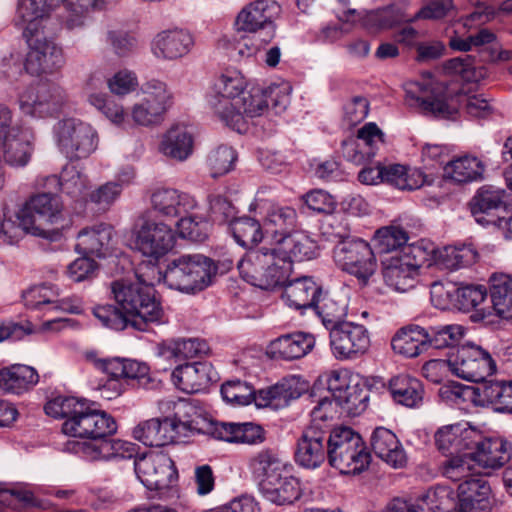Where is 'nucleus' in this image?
Segmentation results:
<instances>
[{"instance_id": "nucleus-1", "label": "nucleus", "mask_w": 512, "mask_h": 512, "mask_svg": "<svg viewBox=\"0 0 512 512\" xmlns=\"http://www.w3.org/2000/svg\"><path fill=\"white\" fill-rule=\"evenodd\" d=\"M246 80L237 70H228L214 84L209 106L226 126L242 133L246 118L261 116L268 108L265 94L259 88L246 91Z\"/></svg>"}, {"instance_id": "nucleus-2", "label": "nucleus", "mask_w": 512, "mask_h": 512, "mask_svg": "<svg viewBox=\"0 0 512 512\" xmlns=\"http://www.w3.org/2000/svg\"><path fill=\"white\" fill-rule=\"evenodd\" d=\"M44 410L48 416L64 419V434L86 439L73 443V446L100 442L103 437H110L117 431L115 419L86 399L59 396L48 401ZM72 450L74 451V447Z\"/></svg>"}, {"instance_id": "nucleus-3", "label": "nucleus", "mask_w": 512, "mask_h": 512, "mask_svg": "<svg viewBox=\"0 0 512 512\" xmlns=\"http://www.w3.org/2000/svg\"><path fill=\"white\" fill-rule=\"evenodd\" d=\"M111 292L117 305L131 320V328L146 331L151 323L161 321L163 310L152 285L115 281L111 284Z\"/></svg>"}, {"instance_id": "nucleus-4", "label": "nucleus", "mask_w": 512, "mask_h": 512, "mask_svg": "<svg viewBox=\"0 0 512 512\" xmlns=\"http://www.w3.org/2000/svg\"><path fill=\"white\" fill-rule=\"evenodd\" d=\"M217 270L214 261L203 254H184L168 262L162 279L170 289L196 294L212 284Z\"/></svg>"}, {"instance_id": "nucleus-5", "label": "nucleus", "mask_w": 512, "mask_h": 512, "mask_svg": "<svg viewBox=\"0 0 512 512\" xmlns=\"http://www.w3.org/2000/svg\"><path fill=\"white\" fill-rule=\"evenodd\" d=\"M238 270L251 285L272 290L288 280L292 266L281 258L275 247H262L249 250L238 263Z\"/></svg>"}, {"instance_id": "nucleus-6", "label": "nucleus", "mask_w": 512, "mask_h": 512, "mask_svg": "<svg viewBox=\"0 0 512 512\" xmlns=\"http://www.w3.org/2000/svg\"><path fill=\"white\" fill-rule=\"evenodd\" d=\"M64 206L59 196L51 192H39L31 195L20 208V217L31 235L55 239L57 226L64 221Z\"/></svg>"}, {"instance_id": "nucleus-7", "label": "nucleus", "mask_w": 512, "mask_h": 512, "mask_svg": "<svg viewBox=\"0 0 512 512\" xmlns=\"http://www.w3.org/2000/svg\"><path fill=\"white\" fill-rule=\"evenodd\" d=\"M327 459L342 474H356L366 469L371 456L362 437L349 427H336L327 436Z\"/></svg>"}, {"instance_id": "nucleus-8", "label": "nucleus", "mask_w": 512, "mask_h": 512, "mask_svg": "<svg viewBox=\"0 0 512 512\" xmlns=\"http://www.w3.org/2000/svg\"><path fill=\"white\" fill-rule=\"evenodd\" d=\"M34 141L32 130L14 123L13 110L0 103V164L16 169L26 167L34 153Z\"/></svg>"}, {"instance_id": "nucleus-9", "label": "nucleus", "mask_w": 512, "mask_h": 512, "mask_svg": "<svg viewBox=\"0 0 512 512\" xmlns=\"http://www.w3.org/2000/svg\"><path fill=\"white\" fill-rule=\"evenodd\" d=\"M334 238L336 241L333 248L335 264L366 284L377 268L375 255L368 242L351 237L345 229L335 233Z\"/></svg>"}, {"instance_id": "nucleus-10", "label": "nucleus", "mask_w": 512, "mask_h": 512, "mask_svg": "<svg viewBox=\"0 0 512 512\" xmlns=\"http://www.w3.org/2000/svg\"><path fill=\"white\" fill-rule=\"evenodd\" d=\"M174 95L164 81L151 79L141 88V97L131 108L135 124L144 127L159 125L172 107Z\"/></svg>"}, {"instance_id": "nucleus-11", "label": "nucleus", "mask_w": 512, "mask_h": 512, "mask_svg": "<svg viewBox=\"0 0 512 512\" xmlns=\"http://www.w3.org/2000/svg\"><path fill=\"white\" fill-rule=\"evenodd\" d=\"M175 243V231L163 222L141 217L131 230L130 247L155 261L169 253Z\"/></svg>"}, {"instance_id": "nucleus-12", "label": "nucleus", "mask_w": 512, "mask_h": 512, "mask_svg": "<svg viewBox=\"0 0 512 512\" xmlns=\"http://www.w3.org/2000/svg\"><path fill=\"white\" fill-rule=\"evenodd\" d=\"M59 149L71 160L89 157L98 145L96 130L88 123L77 119H64L55 128Z\"/></svg>"}, {"instance_id": "nucleus-13", "label": "nucleus", "mask_w": 512, "mask_h": 512, "mask_svg": "<svg viewBox=\"0 0 512 512\" xmlns=\"http://www.w3.org/2000/svg\"><path fill=\"white\" fill-rule=\"evenodd\" d=\"M450 370L457 377L479 382L496 372V362L481 346L467 343L457 347L448 357Z\"/></svg>"}, {"instance_id": "nucleus-14", "label": "nucleus", "mask_w": 512, "mask_h": 512, "mask_svg": "<svg viewBox=\"0 0 512 512\" xmlns=\"http://www.w3.org/2000/svg\"><path fill=\"white\" fill-rule=\"evenodd\" d=\"M65 101V92L59 85L40 82L19 96V108L33 118H48L58 115Z\"/></svg>"}, {"instance_id": "nucleus-15", "label": "nucleus", "mask_w": 512, "mask_h": 512, "mask_svg": "<svg viewBox=\"0 0 512 512\" xmlns=\"http://www.w3.org/2000/svg\"><path fill=\"white\" fill-rule=\"evenodd\" d=\"M280 11L279 5L274 1L257 0L246 5L236 18L238 31L261 36L263 44H268L275 37L276 25L274 18Z\"/></svg>"}, {"instance_id": "nucleus-16", "label": "nucleus", "mask_w": 512, "mask_h": 512, "mask_svg": "<svg viewBox=\"0 0 512 512\" xmlns=\"http://www.w3.org/2000/svg\"><path fill=\"white\" fill-rule=\"evenodd\" d=\"M134 470L137 478L149 490L169 488L178 478L174 462L163 452H150L137 457Z\"/></svg>"}, {"instance_id": "nucleus-17", "label": "nucleus", "mask_w": 512, "mask_h": 512, "mask_svg": "<svg viewBox=\"0 0 512 512\" xmlns=\"http://www.w3.org/2000/svg\"><path fill=\"white\" fill-rule=\"evenodd\" d=\"M329 344L337 360H353L370 347V335L364 325L347 321L329 332Z\"/></svg>"}, {"instance_id": "nucleus-18", "label": "nucleus", "mask_w": 512, "mask_h": 512, "mask_svg": "<svg viewBox=\"0 0 512 512\" xmlns=\"http://www.w3.org/2000/svg\"><path fill=\"white\" fill-rule=\"evenodd\" d=\"M29 47L24 68L31 75L51 73L64 64L62 49L42 32L23 36Z\"/></svg>"}, {"instance_id": "nucleus-19", "label": "nucleus", "mask_w": 512, "mask_h": 512, "mask_svg": "<svg viewBox=\"0 0 512 512\" xmlns=\"http://www.w3.org/2000/svg\"><path fill=\"white\" fill-rule=\"evenodd\" d=\"M417 252H420L418 247H406L402 255L392 256L383 262V278L388 286L399 292L415 286L421 265L416 260Z\"/></svg>"}, {"instance_id": "nucleus-20", "label": "nucleus", "mask_w": 512, "mask_h": 512, "mask_svg": "<svg viewBox=\"0 0 512 512\" xmlns=\"http://www.w3.org/2000/svg\"><path fill=\"white\" fill-rule=\"evenodd\" d=\"M327 385L336 404L344 413L356 415L366 408V390L358 382L352 383L347 371H333Z\"/></svg>"}, {"instance_id": "nucleus-21", "label": "nucleus", "mask_w": 512, "mask_h": 512, "mask_svg": "<svg viewBox=\"0 0 512 512\" xmlns=\"http://www.w3.org/2000/svg\"><path fill=\"white\" fill-rule=\"evenodd\" d=\"M176 435L187 437L193 434H205L214 438L219 422L203 415L194 403L179 399L174 404V413L170 417Z\"/></svg>"}, {"instance_id": "nucleus-22", "label": "nucleus", "mask_w": 512, "mask_h": 512, "mask_svg": "<svg viewBox=\"0 0 512 512\" xmlns=\"http://www.w3.org/2000/svg\"><path fill=\"white\" fill-rule=\"evenodd\" d=\"M471 213L483 225H498L501 216L509 214V196L504 190L482 187L471 201Z\"/></svg>"}, {"instance_id": "nucleus-23", "label": "nucleus", "mask_w": 512, "mask_h": 512, "mask_svg": "<svg viewBox=\"0 0 512 512\" xmlns=\"http://www.w3.org/2000/svg\"><path fill=\"white\" fill-rule=\"evenodd\" d=\"M406 95L407 98L415 100L426 114L436 118L449 119L457 114V109L446 102L430 78L424 82L410 83Z\"/></svg>"}, {"instance_id": "nucleus-24", "label": "nucleus", "mask_w": 512, "mask_h": 512, "mask_svg": "<svg viewBox=\"0 0 512 512\" xmlns=\"http://www.w3.org/2000/svg\"><path fill=\"white\" fill-rule=\"evenodd\" d=\"M327 458L326 432L316 425L305 429L297 441L295 461L306 469H316Z\"/></svg>"}, {"instance_id": "nucleus-25", "label": "nucleus", "mask_w": 512, "mask_h": 512, "mask_svg": "<svg viewBox=\"0 0 512 512\" xmlns=\"http://www.w3.org/2000/svg\"><path fill=\"white\" fill-rule=\"evenodd\" d=\"M194 44V36L189 30L166 29L154 37L152 52L159 59L176 60L189 54Z\"/></svg>"}, {"instance_id": "nucleus-26", "label": "nucleus", "mask_w": 512, "mask_h": 512, "mask_svg": "<svg viewBox=\"0 0 512 512\" xmlns=\"http://www.w3.org/2000/svg\"><path fill=\"white\" fill-rule=\"evenodd\" d=\"M171 378L179 390L185 393H196L216 381L217 373L209 362H194L177 366Z\"/></svg>"}, {"instance_id": "nucleus-27", "label": "nucleus", "mask_w": 512, "mask_h": 512, "mask_svg": "<svg viewBox=\"0 0 512 512\" xmlns=\"http://www.w3.org/2000/svg\"><path fill=\"white\" fill-rule=\"evenodd\" d=\"M471 455L473 461L484 469H499L512 457V444L502 438H475Z\"/></svg>"}, {"instance_id": "nucleus-28", "label": "nucleus", "mask_w": 512, "mask_h": 512, "mask_svg": "<svg viewBox=\"0 0 512 512\" xmlns=\"http://www.w3.org/2000/svg\"><path fill=\"white\" fill-rule=\"evenodd\" d=\"M382 143V131L375 123H367L359 129L356 140L343 142V155L348 161L360 165L372 158Z\"/></svg>"}, {"instance_id": "nucleus-29", "label": "nucleus", "mask_w": 512, "mask_h": 512, "mask_svg": "<svg viewBox=\"0 0 512 512\" xmlns=\"http://www.w3.org/2000/svg\"><path fill=\"white\" fill-rule=\"evenodd\" d=\"M74 452L88 461L109 460L112 458L129 459L136 453V445L121 439L103 437L100 442L76 444Z\"/></svg>"}, {"instance_id": "nucleus-30", "label": "nucleus", "mask_w": 512, "mask_h": 512, "mask_svg": "<svg viewBox=\"0 0 512 512\" xmlns=\"http://www.w3.org/2000/svg\"><path fill=\"white\" fill-rule=\"evenodd\" d=\"M150 202L152 209L166 218L181 217L196 207V201L192 196L171 188L153 191Z\"/></svg>"}, {"instance_id": "nucleus-31", "label": "nucleus", "mask_w": 512, "mask_h": 512, "mask_svg": "<svg viewBox=\"0 0 512 512\" xmlns=\"http://www.w3.org/2000/svg\"><path fill=\"white\" fill-rule=\"evenodd\" d=\"M491 489L481 477H472L458 486L459 503L456 512H489Z\"/></svg>"}, {"instance_id": "nucleus-32", "label": "nucleus", "mask_w": 512, "mask_h": 512, "mask_svg": "<svg viewBox=\"0 0 512 512\" xmlns=\"http://www.w3.org/2000/svg\"><path fill=\"white\" fill-rule=\"evenodd\" d=\"M37 185L43 188L59 187L63 193L74 199L88 197L89 179L75 166H65L59 176L50 175L40 177Z\"/></svg>"}, {"instance_id": "nucleus-33", "label": "nucleus", "mask_w": 512, "mask_h": 512, "mask_svg": "<svg viewBox=\"0 0 512 512\" xmlns=\"http://www.w3.org/2000/svg\"><path fill=\"white\" fill-rule=\"evenodd\" d=\"M314 345L315 339L311 334L303 332L285 334L269 343L267 354L273 359L294 360L307 355Z\"/></svg>"}, {"instance_id": "nucleus-34", "label": "nucleus", "mask_w": 512, "mask_h": 512, "mask_svg": "<svg viewBox=\"0 0 512 512\" xmlns=\"http://www.w3.org/2000/svg\"><path fill=\"white\" fill-rule=\"evenodd\" d=\"M282 298L285 303L296 310L313 309L323 291L311 277H300L286 281Z\"/></svg>"}, {"instance_id": "nucleus-35", "label": "nucleus", "mask_w": 512, "mask_h": 512, "mask_svg": "<svg viewBox=\"0 0 512 512\" xmlns=\"http://www.w3.org/2000/svg\"><path fill=\"white\" fill-rule=\"evenodd\" d=\"M371 447L375 455L391 467L399 469L406 466L407 454L391 430L377 427L371 435Z\"/></svg>"}, {"instance_id": "nucleus-36", "label": "nucleus", "mask_w": 512, "mask_h": 512, "mask_svg": "<svg viewBox=\"0 0 512 512\" xmlns=\"http://www.w3.org/2000/svg\"><path fill=\"white\" fill-rule=\"evenodd\" d=\"M133 437L146 446L162 447L173 443L178 436L170 417H165L140 422L133 429Z\"/></svg>"}, {"instance_id": "nucleus-37", "label": "nucleus", "mask_w": 512, "mask_h": 512, "mask_svg": "<svg viewBox=\"0 0 512 512\" xmlns=\"http://www.w3.org/2000/svg\"><path fill=\"white\" fill-rule=\"evenodd\" d=\"M292 469L291 465L281 475L259 489L265 499L277 505H285L292 504L300 498V481L292 474Z\"/></svg>"}, {"instance_id": "nucleus-38", "label": "nucleus", "mask_w": 512, "mask_h": 512, "mask_svg": "<svg viewBox=\"0 0 512 512\" xmlns=\"http://www.w3.org/2000/svg\"><path fill=\"white\" fill-rule=\"evenodd\" d=\"M274 247L281 258L284 261H289L291 265L293 261L301 262L314 259L318 254L316 242L301 232L282 237Z\"/></svg>"}, {"instance_id": "nucleus-39", "label": "nucleus", "mask_w": 512, "mask_h": 512, "mask_svg": "<svg viewBox=\"0 0 512 512\" xmlns=\"http://www.w3.org/2000/svg\"><path fill=\"white\" fill-rule=\"evenodd\" d=\"M341 21L355 22L361 21L362 25L371 31L385 29L406 20L400 8L395 6H387L384 8L372 10L362 15L355 9H348L340 16Z\"/></svg>"}, {"instance_id": "nucleus-40", "label": "nucleus", "mask_w": 512, "mask_h": 512, "mask_svg": "<svg viewBox=\"0 0 512 512\" xmlns=\"http://www.w3.org/2000/svg\"><path fill=\"white\" fill-rule=\"evenodd\" d=\"M289 466L291 464L271 449L259 451L251 458L249 463V469L257 481L258 489L273 481Z\"/></svg>"}, {"instance_id": "nucleus-41", "label": "nucleus", "mask_w": 512, "mask_h": 512, "mask_svg": "<svg viewBox=\"0 0 512 512\" xmlns=\"http://www.w3.org/2000/svg\"><path fill=\"white\" fill-rule=\"evenodd\" d=\"M104 86L102 76L92 74L86 82V93L88 102L100 111L113 124L120 125L126 118L123 106L115 102L106 93L97 92V89Z\"/></svg>"}, {"instance_id": "nucleus-42", "label": "nucleus", "mask_w": 512, "mask_h": 512, "mask_svg": "<svg viewBox=\"0 0 512 512\" xmlns=\"http://www.w3.org/2000/svg\"><path fill=\"white\" fill-rule=\"evenodd\" d=\"M475 438H479V431L462 424H455L438 429L435 434V443L443 453H453L473 448Z\"/></svg>"}, {"instance_id": "nucleus-43", "label": "nucleus", "mask_w": 512, "mask_h": 512, "mask_svg": "<svg viewBox=\"0 0 512 512\" xmlns=\"http://www.w3.org/2000/svg\"><path fill=\"white\" fill-rule=\"evenodd\" d=\"M313 310L320 317L324 327L330 332L338 325L347 322L345 317L348 310V301L344 295L322 291Z\"/></svg>"}, {"instance_id": "nucleus-44", "label": "nucleus", "mask_w": 512, "mask_h": 512, "mask_svg": "<svg viewBox=\"0 0 512 512\" xmlns=\"http://www.w3.org/2000/svg\"><path fill=\"white\" fill-rule=\"evenodd\" d=\"M430 332L420 326H409L398 331L391 340L395 353L413 358L420 355L429 344Z\"/></svg>"}, {"instance_id": "nucleus-45", "label": "nucleus", "mask_w": 512, "mask_h": 512, "mask_svg": "<svg viewBox=\"0 0 512 512\" xmlns=\"http://www.w3.org/2000/svg\"><path fill=\"white\" fill-rule=\"evenodd\" d=\"M389 391L393 400L408 408L418 407L424 397L421 381L407 374H400L389 381Z\"/></svg>"}, {"instance_id": "nucleus-46", "label": "nucleus", "mask_w": 512, "mask_h": 512, "mask_svg": "<svg viewBox=\"0 0 512 512\" xmlns=\"http://www.w3.org/2000/svg\"><path fill=\"white\" fill-rule=\"evenodd\" d=\"M111 238L112 228L106 224L83 228L77 235L76 250L83 255L105 256Z\"/></svg>"}, {"instance_id": "nucleus-47", "label": "nucleus", "mask_w": 512, "mask_h": 512, "mask_svg": "<svg viewBox=\"0 0 512 512\" xmlns=\"http://www.w3.org/2000/svg\"><path fill=\"white\" fill-rule=\"evenodd\" d=\"M51 12L47 0H18L14 24L23 30V36L41 32L39 21Z\"/></svg>"}, {"instance_id": "nucleus-48", "label": "nucleus", "mask_w": 512, "mask_h": 512, "mask_svg": "<svg viewBox=\"0 0 512 512\" xmlns=\"http://www.w3.org/2000/svg\"><path fill=\"white\" fill-rule=\"evenodd\" d=\"M39 381L37 371L27 365L14 364L0 370V389L21 394L34 387Z\"/></svg>"}, {"instance_id": "nucleus-49", "label": "nucleus", "mask_w": 512, "mask_h": 512, "mask_svg": "<svg viewBox=\"0 0 512 512\" xmlns=\"http://www.w3.org/2000/svg\"><path fill=\"white\" fill-rule=\"evenodd\" d=\"M194 138L192 133L184 126H174L163 136L161 152L177 161L186 160L193 152Z\"/></svg>"}, {"instance_id": "nucleus-50", "label": "nucleus", "mask_w": 512, "mask_h": 512, "mask_svg": "<svg viewBox=\"0 0 512 512\" xmlns=\"http://www.w3.org/2000/svg\"><path fill=\"white\" fill-rule=\"evenodd\" d=\"M214 438L231 443L259 444L265 435L263 428L253 423L219 422Z\"/></svg>"}, {"instance_id": "nucleus-51", "label": "nucleus", "mask_w": 512, "mask_h": 512, "mask_svg": "<svg viewBox=\"0 0 512 512\" xmlns=\"http://www.w3.org/2000/svg\"><path fill=\"white\" fill-rule=\"evenodd\" d=\"M416 512H450L455 508L454 491L437 485L428 489L415 503L405 500Z\"/></svg>"}, {"instance_id": "nucleus-52", "label": "nucleus", "mask_w": 512, "mask_h": 512, "mask_svg": "<svg viewBox=\"0 0 512 512\" xmlns=\"http://www.w3.org/2000/svg\"><path fill=\"white\" fill-rule=\"evenodd\" d=\"M297 212L290 206H282L270 203L266 207L263 218V227L267 233L280 235L281 238L291 234V230L296 227Z\"/></svg>"}, {"instance_id": "nucleus-53", "label": "nucleus", "mask_w": 512, "mask_h": 512, "mask_svg": "<svg viewBox=\"0 0 512 512\" xmlns=\"http://www.w3.org/2000/svg\"><path fill=\"white\" fill-rule=\"evenodd\" d=\"M383 182L399 190H416L426 182V176L417 168L400 164L383 165Z\"/></svg>"}, {"instance_id": "nucleus-54", "label": "nucleus", "mask_w": 512, "mask_h": 512, "mask_svg": "<svg viewBox=\"0 0 512 512\" xmlns=\"http://www.w3.org/2000/svg\"><path fill=\"white\" fill-rule=\"evenodd\" d=\"M490 299L495 314L512 323V277L506 274L493 276Z\"/></svg>"}, {"instance_id": "nucleus-55", "label": "nucleus", "mask_w": 512, "mask_h": 512, "mask_svg": "<svg viewBox=\"0 0 512 512\" xmlns=\"http://www.w3.org/2000/svg\"><path fill=\"white\" fill-rule=\"evenodd\" d=\"M485 166L475 156L465 155L446 164L445 176L457 183H467L481 180Z\"/></svg>"}, {"instance_id": "nucleus-56", "label": "nucleus", "mask_w": 512, "mask_h": 512, "mask_svg": "<svg viewBox=\"0 0 512 512\" xmlns=\"http://www.w3.org/2000/svg\"><path fill=\"white\" fill-rule=\"evenodd\" d=\"M62 2H64V0H47V4L51 10ZM102 6V0H65L66 14L63 16L65 26L68 29L83 26L90 9H101Z\"/></svg>"}, {"instance_id": "nucleus-57", "label": "nucleus", "mask_w": 512, "mask_h": 512, "mask_svg": "<svg viewBox=\"0 0 512 512\" xmlns=\"http://www.w3.org/2000/svg\"><path fill=\"white\" fill-rule=\"evenodd\" d=\"M209 346L205 340L199 338L178 339L164 343L160 353L167 359L184 360L205 355Z\"/></svg>"}, {"instance_id": "nucleus-58", "label": "nucleus", "mask_w": 512, "mask_h": 512, "mask_svg": "<svg viewBox=\"0 0 512 512\" xmlns=\"http://www.w3.org/2000/svg\"><path fill=\"white\" fill-rule=\"evenodd\" d=\"M435 258L442 267L457 270L474 264L478 258V253L471 245L447 246L438 250Z\"/></svg>"}, {"instance_id": "nucleus-59", "label": "nucleus", "mask_w": 512, "mask_h": 512, "mask_svg": "<svg viewBox=\"0 0 512 512\" xmlns=\"http://www.w3.org/2000/svg\"><path fill=\"white\" fill-rule=\"evenodd\" d=\"M233 238L244 248L249 250L260 243L263 239V229L257 219L243 216L231 221L230 226Z\"/></svg>"}, {"instance_id": "nucleus-60", "label": "nucleus", "mask_w": 512, "mask_h": 512, "mask_svg": "<svg viewBox=\"0 0 512 512\" xmlns=\"http://www.w3.org/2000/svg\"><path fill=\"white\" fill-rule=\"evenodd\" d=\"M59 297V290L54 285L42 284L23 292L22 298L26 308L52 311Z\"/></svg>"}, {"instance_id": "nucleus-61", "label": "nucleus", "mask_w": 512, "mask_h": 512, "mask_svg": "<svg viewBox=\"0 0 512 512\" xmlns=\"http://www.w3.org/2000/svg\"><path fill=\"white\" fill-rule=\"evenodd\" d=\"M446 70L461 76L467 82H479L486 77V69L482 64L476 63L471 55H464L448 60Z\"/></svg>"}, {"instance_id": "nucleus-62", "label": "nucleus", "mask_w": 512, "mask_h": 512, "mask_svg": "<svg viewBox=\"0 0 512 512\" xmlns=\"http://www.w3.org/2000/svg\"><path fill=\"white\" fill-rule=\"evenodd\" d=\"M429 345L436 349L454 348L464 338L466 329L459 324L431 327Z\"/></svg>"}, {"instance_id": "nucleus-63", "label": "nucleus", "mask_w": 512, "mask_h": 512, "mask_svg": "<svg viewBox=\"0 0 512 512\" xmlns=\"http://www.w3.org/2000/svg\"><path fill=\"white\" fill-rule=\"evenodd\" d=\"M221 395L227 403L233 405H248L252 401L258 404V392L247 382L240 380L227 381L221 387Z\"/></svg>"}, {"instance_id": "nucleus-64", "label": "nucleus", "mask_w": 512, "mask_h": 512, "mask_svg": "<svg viewBox=\"0 0 512 512\" xmlns=\"http://www.w3.org/2000/svg\"><path fill=\"white\" fill-rule=\"evenodd\" d=\"M236 159V152L230 146L220 145L213 149L207 156V165L211 176L217 178L230 172Z\"/></svg>"}]
</instances>
